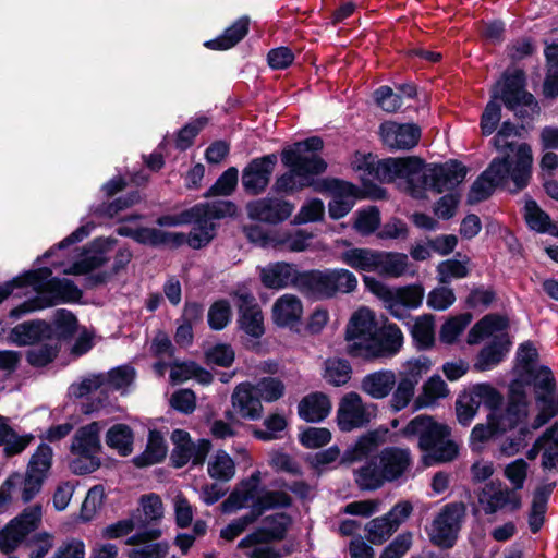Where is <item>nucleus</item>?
I'll list each match as a JSON object with an SVG mask.
<instances>
[{
	"mask_svg": "<svg viewBox=\"0 0 558 558\" xmlns=\"http://www.w3.org/2000/svg\"><path fill=\"white\" fill-rule=\"evenodd\" d=\"M372 405L363 402L356 392L345 393L337 411L338 426L343 432H351L366 425L372 417Z\"/></svg>",
	"mask_w": 558,
	"mask_h": 558,
	"instance_id": "14",
	"label": "nucleus"
},
{
	"mask_svg": "<svg viewBox=\"0 0 558 558\" xmlns=\"http://www.w3.org/2000/svg\"><path fill=\"white\" fill-rule=\"evenodd\" d=\"M192 221H195V226L187 236L184 235V242L193 248H201L213 240L215 223L206 222L201 218H193Z\"/></svg>",
	"mask_w": 558,
	"mask_h": 558,
	"instance_id": "55",
	"label": "nucleus"
},
{
	"mask_svg": "<svg viewBox=\"0 0 558 558\" xmlns=\"http://www.w3.org/2000/svg\"><path fill=\"white\" fill-rule=\"evenodd\" d=\"M376 254V250L353 247L342 252L339 259L356 271L374 272Z\"/></svg>",
	"mask_w": 558,
	"mask_h": 558,
	"instance_id": "39",
	"label": "nucleus"
},
{
	"mask_svg": "<svg viewBox=\"0 0 558 558\" xmlns=\"http://www.w3.org/2000/svg\"><path fill=\"white\" fill-rule=\"evenodd\" d=\"M409 257L397 252L377 251L374 272L383 277L399 278L408 271Z\"/></svg>",
	"mask_w": 558,
	"mask_h": 558,
	"instance_id": "32",
	"label": "nucleus"
},
{
	"mask_svg": "<svg viewBox=\"0 0 558 558\" xmlns=\"http://www.w3.org/2000/svg\"><path fill=\"white\" fill-rule=\"evenodd\" d=\"M472 315L469 313H463L449 318L440 329L439 338L441 342L447 344L453 343L470 325Z\"/></svg>",
	"mask_w": 558,
	"mask_h": 558,
	"instance_id": "56",
	"label": "nucleus"
},
{
	"mask_svg": "<svg viewBox=\"0 0 558 558\" xmlns=\"http://www.w3.org/2000/svg\"><path fill=\"white\" fill-rule=\"evenodd\" d=\"M480 502L487 514L495 513L506 507L515 510L521 505L518 494L499 482H492L483 488Z\"/></svg>",
	"mask_w": 558,
	"mask_h": 558,
	"instance_id": "22",
	"label": "nucleus"
},
{
	"mask_svg": "<svg viewBox=\"0 0 558 558\" xmlns=\"http://www.w3.org/2000/svg\"><path fill=\"white\" fill-rule=\"evenodd\" d=\"M465 511V506L462 502L447 504L432 523L430 541L442 548L452 547L458 538Z\"/></svg>",
	"mask_w": 558,
	"mask_h": 558,
	"instance_id": "13",
	"label": "nucleus"
},
{
	"mask_svg": "<svg viewBox=\"0 0 558 558\" xmlns=\"http://www.w3.org/2000/svg\"><path fill=\"white\" fill-rule=\"evenodd\" d=\"M508 326V320L499 315H486L477 322L468 335V342L470 344L478 343L486 337L494 336L495 339L492 343L482 349L475 363V368L478 371H486L497 365L508 352V343L504 336H497L498 332H504Z\"/></svg>",
	"mask_w": 558,
	"mask_h": 558,
	"instance_id": "9",
	"label": "nucleus"
},
{
	"mask_svg": "<svg viewBox=\"0 0 558 558\" xmlns=\"http://www.w3.org/2000/svg\"><path fill=\"white\" fill-rule=\"evenodd\" d=\"M296 288L305 295L316 299H331L332 290L328 269L299 274Z\"/></svg>",
	"mask_w": 558,
	"mask_h": 558,
	"instance_id": "26",
	"label": "nucleus"
},
{
	"mask_svg": "<svg viewBox=\"0 0 558 558\" xmlns=\"http://www.w3.org/2000/svg\"><path fill=\"white\" fill-rule=\"evenodd\" d=\"M352 166L360 171L365 185L374 181L399 184L415 198H424L427 191L442 193L453 190L466 175V168L458 161L426 166L417 157L377 159L372 154H355Z\"/></svg>",
	"mask_w": 558,
	"mask_h": 558,
	"instance_id": "1",
	"label": "nucleus"
},
{
	"mask_svg": "<svg viewBox=\"0 0 558 558\" xmlns=\"http://www.w3.org/2000/svg\"><path fill=\"white\" fill-rule=\"evenodd\" d=\"M383 143L390 149H411L421 137V130L414 124L385 122L380 125Z\"/></svg>",
	"mask_w": 558,
	"mask_h": 558,
	"instance_id": "20",
	"label": "nucleus"
},
{
	"mask_svg": "<svg viewBox=\"0 0 558 558\" xmlns=\"http://www.w3.org/2000/svg\"><path fill=\"white\" fill-rule=\"evenodd\" d=\"M119 234L133 238L136 242L153 246L165 245L178 247L184 243V233L166 232L156 228H137L131 229L120 227Z\"/></svg>",
	"mask_w": 558,
	"mask_h": 558,
	"instance_id": "25",
	"label": "nucleus"
},
{
	"mask_svg": "<svg viewBox=\"0 0 558 558\" xmlns=\"http://www.w3.org/2000/svg\"><path fill=\"white\" fill-rule=\"evenodd\" d=\"M518 159L515 166L510 162V155L507 158H494L489 167L473 183L469 192V203L475 204L486 199L495 187L508 186L509 182L514 184V191L524 189L531 178L533 162L532 150L526 146L517 149Z\"/></svg>",
	"mask_w": 558,
	"mask_h": 558,
	"instance_id": "4",
	"label": "nucleus"
},
{
	"mask_svg": "<svg viewBox=\"0 0 558 558\" xmlns=\"http://www.w3.org/2000/svg\"><path fill=\"white\" fill-rule=\"evenodd\" d=\"M54 331H57V328L51 324L36 319L13 327L9 333V339L19 347L34 345L45 339H50Z\"/></svg>",
	"mask_w": 558,
	"mask_h": 558,
	"instance_id": "23",
	"label": "nucleus"
},
{
	"mask_svg": "<svg viewBox=\"0 0 558 558\" xmlns=\"http://www.w3.org/2000/svg\"><path fill=\"white\" fill-rule=\"evenodd\" d=\"M161 535L159 529H149L136 533L126 539V544L132 546L128 551L129 558H166L169 551L167 542H155Z\"/></svg>",
	"mask_w": 558,
	"mask_h": 558,
	"instance_id": "19",
	"label": "nucleus"
},
{
	"mask_svg": "<svg viewBox=\"0 0 558 558\" xmlns=\"http://www.w3.org/2000/svg\"><path fill=\"white\" fill-rule=\"evenodd\" d=\"M299 415L307 422H319L331 411V402L323 392H312L304 397L298 407Z\"/></svg>",
	"mask_w": 558,
	"mask_h": 558,
	"instance_id": "33",
	"label": "nucleus"
},
{
	"mask_svg": "<svg viewBox=\"0 0 558 558\" xmlns=\"http://www.w3.org/2000/svg\"><path fill=\"white\" fill-rule=\"evenodd\" d=\"M478 409L480 404L469 390L461 393L456 401V413L459 423L468 426L476 415Z\"/></svg>",
	"mask_w": 558,
	"mask_h": 558,
	"instance_id": "62",
	"label": "nucleus"
},
{
	"mask_svg": "<svg viewBox=\"0 0 558 558\" xmlns=\"http://www.w3.org/2000/svg\"><path fill=\"white\" fill-rule=\"evenodd\" d=\"M134 434L126 424H114L106 433V444L120 456L126 457L133 451Z\"/></svg>",
	"mask_w": 558,
	"mask_h": 558,
	"instance_id": "40",
	"label": "nucleus"
},
{
	"mask_svg": "<svg viewBox=\"0 0 558 558\" xmlns=\"http://www.w3.org/2000/svg\"><path fill=\"white\" fill-rule=\"evenodd\" d=\"M292 524V519L286 513H276L268 515L264 519L263 525L246 535L243 538V544H252L253 542H279L282 541L289 527Z\"/></svg>",
	"mask_w": 558,
	"mask_h": 558,
	"instance_id": "24",
	"label": "nucleus"
},
{
	"mask_svg": "<svg viewBox=\"0 0 558 558\" xmlns=\"http://www.w3.org/2000/svg\"><path fill=\"white\" fill-rule=\"evenodd\" d=\"M429 369L430 361L426 357L411 360L402 366L396 374L397 381L389 401L393 411L403 410L410 404L414 398L416 386Z\"/></svg>",
	"mask_w": 558,
	"mask_h": 558,
	"instance_id": "12",
	"label": "nucleus"
},
{
	"mask_svg": "<svg viewBox=\"0 0 558 558\" xmlns=\"http://www.w3.org/2000/svg\"><path fill=\"white\" fill-rule=\"evenodd\" d=\"M323 146V140L313 136L283 149L281 160L290 170L277 178L274 190L277 193L293 194L311 186V177L323 173L327 167L318 155Z\"/></svg>",
	"mask_w": 558,
	"mask_h": 558,
	"instance_id": "3",
	"label": "nucleus"
},
{
	"mask_svg": "<svg viewBox=\"0 0 558 558\" xmlns=\"http://www.w3.org/2000/svg\"><path fill=\"white\" fill-rule=\"evenodd\" d=\"M469 391L480 405L484 404L492 411L499 408L502 402V396L489 384H476Z\"/></svg>",
	"mask_w": 558,
	"mask_h": 558,
	"instance_id": "64",
	"label": "nucleus"
},
{
	"mask_svg": "<svg viewBox=\"0 0 558 558\" xmlns=\"http://www.w3.org/2000/svg\"><path fill=\"white\" fill-rule=\"evenodd\" d=\"M106 262L107 258L101 252H87L83 258L65 268L63 272L66 275H85L101 267Z\"/></svg>",
	"mask_w": 558,
	"mask_h": 558,
	"instance_id": "61",
	"label": "nucleus"
},
{
	"mask_svg": "<svg viewBox=\"0 0 558 558\" xmlns=\"http://www.w3.org/2000/svg\"><path fill=\"white\" fill-rule=\"evenodd\" d=\"M354 480L363 490H375L387 481L377 457H372L364 465L356 469Z\"/></svg>",
	"mask_w": 558,
	"mask_h": 558,
	"instance_id": "35",
	"label": "nucleus"
},
{
	"mask_svg": "<svg viewBox=\"0 0 558 558\" xmlns=\"http://www.w3.org/2000/svg\"><path fill=\"white\" fill-rule=\"evenodd\" d=\"M352 374L351 365L348 361L337 357L327 359L324 363V379L332 386L345 385Z\"/></svg>",
	"mask_w": 558,
	"mask_h": 558,
	"instance_id": "48",
	"label": "nucleus"
},
{
	"mask_svg": "<svg viewBox=\"0 0 558 558\" xmlns=\"http://www.w3.org/2000/svg\"><path fill=\"white\" fill-rule=\"evenodd\" d=\"M449 389L446 381L439 376H432L422 386V391L414 401L415 409L433 407L439 399L446 398Z\"/></svg>",
	"mask_w": 558,
	"mask_h": 558,
	"instance_id": "41",
	"label": "nucleus"
},
{
	"mask_svg": "<svg viewBox=\"0 0 558 558\" xmlns=\"http://www.w3.org/2000/svg\"><path fill=\"white\" fill-rule=\"evenodd\" d=\"M233 299L239 307L241 329L253 338L262 337L265 332L264 316L254 295L245 289H239L234 292Z\"/></svg>",
	"mask_w": 558,
	"mask_h": 558,
	"instance_id": "16",
	"label": "nucleus"
},
{
	"mask_svg": "<svg viewBox=\"0 0 558 558\" xmlns=\"http://www.w3.org/2000/svg\"><path fill=\"white\" fill-rule=\"evenodd\" d=\"M262 473L255 471L242 481L222 502L225 512H234L251 507V513L257 520L265 511L288 508L292 505L291 496L283 490H269L260 486Z\"/></svg>",
	"mask_w": 558,
	"mask_h": 558,
	"instance_id": "7",
	"label": "nucleus"
},
{
	"mask_svg": "<svg viewBox=\"0 0 558 558\" xmlns=\"http://www.w3.org/2000/svg\"><path fill=\"white\" fill-rule=\"evenodd\" d=\"M543 460L542 465L546 470H551L558 464V426L553 425L542 436Z\"/></svg>",
	"mask_w": 558,
	"mask_h": 558,
	"instance_id": "53",
	"label": "nucleus"
},
{
	"mask_svg": "<svg viewBox=\"0 0 558 558\" xmlns=\"http://www.w3.org/2000/svg\"><path fill=\"white\" fill-rule=\"evenodd\" d=\"M411 335L420 348L432 347L435 341L434 316L425 314L416 317L411 328Z\"/></svg>",
	"mask_w": 558,
	"mask_h": 558,
	"instance_id": "49",
	"label": "nucleus"
},
{
	"mask_svg": "<svg viewBox=\"0 0 558 558\" xmlns=\"http://www.w3.org/2000/svg\"><path fill=\"white\" fill-rule=\"evenodd\" d=\"M34 440L31 434H19L10 424V418L0 415V447L3 448L5 457H13L22 453Z\"/></svg>",
	"mask_w": 558,
	"mask_h": 558,
	"instance_id": "30",
	"label": "nucleus"
},
{
	"mask_svg": "<svg viewBox=\"0 0 558 558\" xmlns=\"http://www.w3.org/2000/svg\"><path fill=\"white\" fill-rule=\"evenodd\" d=\"M396 531V525H392L385 515L373 519L366 525L367 539L376 545L383 544Z\"/></svg>",
	"mask_w": 558,
	"mask_h": 558,
	"instance_id": "60",
	"label": "nucleus"
},
{
	"mask_svg": "<svg viewBox=\"0 0 558 558\" xmlns=\"http://www.w3.org/2000/svg\"><path fill=\"white\" fill-rule=\"evenodd\" d=\"M194 218H201L206 222L214 219L232 217L236 214V206L230 201H215L206 204H198L192 208Z\"/></svg>",
	"mask_w": 558,
	"mask_h": 558,
	"instance_id": "44",
	"label": "nucleus"
},
{
	"mask_svg": "<svg viewBox=\"0 0 558 558\" xmlns=\"http://www.w3.org/2000/svg\"><path fill=\"white\" fill-rule=\"evenodd\" d=\"M231 402L233 411L240 417L251 421L262 417L264 408L253 384H239L231 396Z\"/></svg>",
	"mask_w": 558,
	"mask_h": 558,
	"instance_id": "21",
	"label": "nucleus"
},
{
	"mask_svg": "<svg viewBox=\"0 0 558 558\" xmlns=\"http://www.w3.org/2000/svg\"><path fill=\"white\" fill-rule=\"evenodd\" d=\"M167 445L159 432L149 433L148 444L145 451L134 459V463L142 468L160 462L166 458Z\"/></svg>",
	"mask_w": 558,
	"mask_h": 558,
	"instance_id": "46",
	"label": "nucleus"
},
{
	"mask_svg": "<svg viewBox=\"0 0 558 558\" xmlns=\"http://www.w3.org/2000/svg\"><path fill=\"white\" fill-rule=\"evenodd\" d=\"M101 430L99 422H92L75 432L70 447L73 458L69 464L73 473L85 475L100 468Z\"/></svg>",
	"mask_w": 558,
	"mask_h": 558,
	"instance_id": "10",
	"label": "nucleus"
},
{
	"mask_svg": "<svg viewBox=\"0 0 558 558\" xmlns=\"http://www.w3.org/2000/svg\"><path fill=\"white\" fill-rule=\"evenodd\" d=\"M525 220L532 229L538 232L558 235V228L551 223L549 216L538 207L535 201L525 203Z\"/></svg>",
	"mask_w": 558,
	"mask_h": 558,
	"instance_id": "50",
	"label": "nucleus"
},
{
	"mask_svg": "<svg viewBox=\"0 0 558 558\" xmlns=\"http://www.w3.org/2000/svg\"><path fill=\"white\" fill-rule=\"evenodd\" d=\"M299 274L294 267L287 263H276L262 269L260 278L265 287L280 289L294 284L296 287V277Z\"/></svg>",
	"mask_w": 558,
	"mask_h": 558,
	"instance_id": "34",
	"label": "nucleus"
},
{
	"mask_svg": "<svg viewBox=\"0 0 558 558\" xmlns=\"http://www.w3.org/2000/svg\"><path fill=\"white\" fill-rule=\"evenodd\" d=\"M277 163L275 154L253 159L243 170L242 185L251 195L263 193L269 184Z\"/></svg>",
	"mask_w": 558,
	"mask_h": 558,
	"instance_id": "17",
	"label": "nucleus"
},
{
	"mask_svg": "<svg viewBox=\"0 0 558 558\" xmlns=\"http://www.w3.org/2000/svg\"><path fill=\"white\" fill-rule=\"evenodd\" d=\"M347 351L364 360L387 359L397 354L403 344V335L395 324L377 327L375 313L361 306L345 327Z\"/></svg>",
	"mask_w": 558,
	"mask_h": 558,
	"instance_id": "2",
	"label": "nucleus"
},
{
	"mask_svg": "<svg viewBox=\"0 0 558 558\" xmlns=\"http://www.w3.org/2000/svg\"><path fill=\"white\" fill-rule=\"evenodd\" d=\"M207 472L214 480L228 482L233 478L235 474V463L226 451L218 450L210 457Z\"/></svg>",
	"mask_w": 558,
	"mask_h": 558,
	"instance_id": "47",
	"label": "nucleus"
},
{
	"mask_svg": "<svg viewBox=\"0 0 558 558\" xmlns=\"http://www.w3.org/2000/svg\"><path fill=\"white\" fill-rule=\"evenodd\" d=\"M377 458L388 482L399 478L411 465V454L408 449L386 448Z\"/></svg>",
	"mask_w": 558,
	"mask_h": 558,
	"instance_id": "28",
	"label": "nucleus"
},
{
	"mask_svg": "<svg viewBox=\"0 0 558 558\" xmlns=\"http://www.w3.org/2000/svg\"><path fill=\"white\" fill-rule=\"evenodd\" d=\"M60 349V335L58 331H54L50 339H45L43 344L27 351L26 361L33 367H45L54 361Z\"/></svg>",
	"mask_w": 558,
	"mask_h": 558,
	"instance_id": "36",
	"label": "nucleus"
},
{
	"mask_svg": "<svg viewBox=\"0 0 558 558\" xmlns=\"http://www.w3.org/2000/svg\"><path fill=\"white\" fill-rule=\"evenodd\" d=\"M536 392V398L545 395L548 399L554 398L555 380L551 371L548 367H538L529 369Z\"/></svg>",
	"mask_w": 558,
	"mask_h": 558,
	"instance_id": "57",
	"label": "nucleus"
},
{
	"mask_svg": "<svg viewBox=\"0 0 558 558\" xmlns=\"http://www.w3.org/2000/svg\"><path fill=\"white\" fill-rule=\"evenodd\" d=\"M519 136L518 129L510 122H504L495 137L493 138V144L496 149L504 151L505 156L502 158H507L508 154L510 155V162H512V167L515 166V161L518 159L517 149L520 146H526L530 150L531 147L525 143H514V138Z\"/></svg>",
	"mask_w": 558,
	"mask_h": 558,
	"instance_id": "38",
	"label": "nucleus"
},
{
	"mask_svg": "<svg viewBox=\"0 0 558 558\" xmlns=\"http://www.w3.org/2000/svg\"><path fill=\"white\" fill-rule=\"evenodd\" d=\"M363 282L369 292L384 302L385 308L399 319L404 317V308L418 307L424 298V289L421 286L391 289L380 280L369 276H365Z\"/></svg>",
	"mask_w": 558,
	"mask_h": 558,
	"instance_id": "11",
	"label": "nucleus"
},
{
	"mask_svg": "<svg viewBox=\"0 0 558 558\" xmlns=\"http://www.w3.org/2000/svg\"><path fill=\"white\" fill-rule=\"evenodd\" d=\"M41 489L36 480L20 473L10 475L0 486V511L12 501H31Z\"/></svg>",
	"mask_w": 558,
	"mask_h": 558,
	"instance_id": "18",
	"label": "nucleus"
},
{
	"mask_svg": "<svg viewBox=\"0 0 558 558\" xmlns=\"http://www.w3.org/2000/svg\"><path fill=\"white\" fill-rule=\"evenodd\" d=\"M500 98L507 108L524 118L537 111V102L532 94L524 90V73L521 70L506 72L493 90L489 101L482 114L481 129L484 135L492 134L500 121V106L495 99Z\"/></svg>",
	"mask_w": 558,
	"mask_h": 558,
	"instance_id": "5",
	"label": "nucleus"
},
{
	"mask_svg": "<svg viewBox=\"0 0 558 558\" xmlns=\"http://www.w3.org/2000/svg\"><path fill=\"white\" fill-rule=\"evenodd\" d=\"M192 378L207 383L210 379V374L205 372L194 362H175L172 364L170 369V379L173 383H183Z\"/></svg>",
	"mask_w": 558,
	"mask_h": 558,
	"instance_id": "52",
	"label": "nucleus"
},
{
	"mask_svg": "<svg viewBox=\"0 0 558 558\" xmlns=\"http://www.w3.org/2000/svg\"><path fill=\"white\" fill-rule=\"evenodd\" d=\"M51 271L40 269L32 275L31 283L37 295L26 300L9 313L11 318L17 319L21 316L56 305L59 302H74L81 299V290L68 279L49 278Z\"/></svg>",
	"mask_w": 558,
	"mask_h": 558,
	"instance_id": "8",
	"label": "nucleus"
},
{
	"mask_svg": "<svg viewBox=\"0 0 558 558\" xmlns=\"http://www.w3.org/2000/svg\"><path fill=\"white\" fill-rule=\"evenodd\" d=\"M379 444L380 435L377 432H369L361 436L353 446L344 451L342 462L354 463L368 459L377 450Z\"/></svg>",
	"mask_w": 558,
	"mask_h": 558,
	"instance_id": "37",
	"label": "nucleus"
},
{
	"mask_svg": "<svg viewBox=\"0 0 558 558\" xmlns=\"http://www.w3.org/2000/svg\"><path fill=\"white\" fill-rule=\"evenodd\" d=\"M312 233L304 230L295 232H274L271 238L272 247L279 250H287L290 252H303L308 247V242L312 240Z\"/></svg>",
	"mask_w": 558,
	"mask_h": 558,
	"instance_id": "45",
	"label": "nucleus"
},
{
	"mask_svg": "<svg viewBox=\"0 0 558 558\" xmlns=\"http://www.w3.org/2000/svg\"><path fill=\"white\" fill-rule=\"evenodd\" d=\"M44 517V509L41 504H33L27 506L11 521L16 525L19 530L25 533L27 536L35 532L41 524Z\"/></svg>",
	"mask_w": 558,
	"mask_h": 558,
	"instance_id": "51",
	"label": "nucleus"
},
{
	"mask_svg": "<svg viewBox=\"0 0 558 558\" xmlns=\"http://www.w3.org/2000/svg\"><path fill=\"white\" fill-rule=\"evenodd\" d=\"M248 24L250 21L247 17H241L228 27L221 36L207 41L205 46L215 50L230 49L247 34Z\"/></svg>",
	"mask_w": 558,
	"mask_h": 558,
	"instance_id": "43",
	"label": "nucleus"
},
{
	"mask_svg": "<svg viewBox=\"0 0 558 558\" xmlns=\"http://www.w3.org/2000/svg\"><path fill=\"white\" fill-rule=\"evenodd\" d=\"M326 189L333 194L328 205L329 216L332 219H340L348 215L354 206L355 187L339 180H331L326 183Z\"/></svg>",
	"mask_w": 558,
	"mask_h": 558,
	"instance_id": "27",
	"label": "nucleus"
},
{
	"mask_svg": "<svg viewBox=\"0 0 558 558\" xmlns=\"http://www.w3.org/2000/svg\"><path fill=\"white\" fill-rule=\"evenodd\" d=\"M256 393L266 402H274L280 399L284 393V384L276 377L262 378L254 385Z\"/></svg>",
	"mask_w": 558,
	"mask_h": 558,
	"instance_id": "63",
	"label": "nucleus"
},
{
	"mask_svg": "<svg viewBox=\"0 0 558 558\" xmlns=\"http://www.w3.org/2000/svg\"><path fill=\"white\" fill-rule=\"evenodd\" d=\"M294 205L278 197H264L246 204L247 216L268 225H278L291 217Z\"/></svg>",
	"mask_w": 558,
	"mask_h": 558,
	"instance_id": "15",
	"label": "nucleus"
},
{
	"mask_svg": "<svg viewBox=\"0 0 558 558\" xmlns=\"http://www.w3.org/2000/svg\"><path fill=\"white\" fill-rule=\"evenodd\" d=\"M52 449L48 445H40L32 456L26 474L29 478L36 480L43 486L44 480L52 464Z\"/></svg>",
	"mask_w": 558,
	"mask_h": 558,
	"instance_id": "42",
	"label": "nucleus"
},
{
	"mask_svg": "<svg viewBox=\"0 0 558 558\" xmlns=\"http://www.w3.org/2000/svg\"><path fill=\"white\" fill-rule=\"evenodd\" d=\"M303 315V305L293 294L280 296L272 305L274 323L280 327L293 326Z\"/></svg>",
	"mask_w": 558,
	"mask_h": 558,
	"instance_id": "29",
	"label": "nucleus"
},
{
	"mask_svg": "<svg viewBox=\"0 0 558 558\" xmlns=\"http://www.w3.org/2000/svg\"><path fill=\"white\" fill-rule=\"evenodd\" d=\"M380 225L379 210L371 206L355 214L354 229L362 235L372 234Z\"/></svg>",
	"mask_w": 558,
	"mask_h": 558,
	"instance_id": "58",
	"label": "nucleus"
},
{
	"mask_svg": "<svg viewBox=\"0 0 558 558\" xmlns=\"http://www.w3.org/2000/svg\"><path fill=\"white\" fill-rule=\"evenodd\" d=\"M407 436H417L418 447L425 452L423 461L429 466L454 460L459 445L450 439V428L429 415H418L411 420L403 430Z\"/></svg>",
	"mask_w": 558,
	"mask_h": 558,
	"instance_id": "6",
	"label": "nucleus"
},
{
	"mask_svg": "<svg viewBox=\"0 0 558 558\" xmlns=\"http://www.w3.org/2000/svg\"><path fill=\"white\" fill-rule=\"evenodd\" d=\"M468 262L447 259L437 266L440 283H450L454 279H462L469 275Z\"/></svg>",
	"mask_w": 558,
	"mask_h": 558,
	"instance_id": "59",
	"label": "nucleus"
},
{
	"mask_svg": "<svg viewBox=\"0 0 558 558\" xmlns=\"http://www.w3.org/2000/svg\"><path fill=\"white\" fill-rule=\"evenodd\" d=\"M328 271L332 296H336L338 293H352L356 290L357 278L352 271L344 268L328 269Z\"/></svg>",
	"mask_w": 558,
	"mask_h": 558,
	"instance_id": "54",
	"label": "nucleus"
},
{
	"mask_svg": "<svg viewBox=\"0 0 558 558\" xmlns=\"http://www.w3.org/2000/svg\"><path fill=\"white\" fill-rule=\"evenodd\" d=\"M396 381L397 376L392 371H378L362 379L361 389L374 399H384L393 390Z\"/></svg>",
	"mask_w": 558,
	"mask_h": 558,
	"instance_id": "31",
	"label": "nucleus"
}]
</instances>
